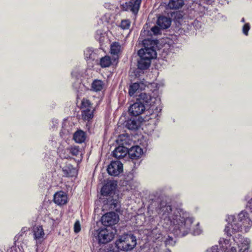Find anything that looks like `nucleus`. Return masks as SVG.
I'll list each match as a JSON object with an SVG mask.
<instances>
[{
    "label": "nucleus",
    "instance_id": "obj_1",
    "mask_svg": "<svg viewBox=\"0 0 252 252\" xmlns=\"http://www.w3.org/2000/svg\"><path fill=\"white\" fill-rule=\"evenodd\" d=\"M246 212L242 211L238 216L237 220L234 216L228 217V225L225 227L224 231L228 235L238 231L247 232L252 225V222L248 216Z\"/></svg>",
    "mask_w": 252,
    "mask_h": 252
},
{
    "label": "nucleus",
    "instance_id": "obj_2",
    "mask_svg": "<svg viewBox=\"0 0 252 252\" xmlns=\"http://www.w3.org/2000/svg\"><path fill=\"white\" fill-rule=\"evenodd\" d=\"M138 54L140 59L137 65L140 69L148 68L151 64V60L157 57V52L153 47H145L138 51Z\"/></svg>",
    "mask_w": 252,
    "mask_h": 252
},
{
    "label": "nucleus",
    "instance_id": "obj_3",
    "mask_svg": "<svg viewBox=\"0 0 252 252\" xmlns=\"http://www.w3.org/2000/svg\"><path fill=\"white\" fill-rule=\"evenodd\" d=\"M175 215L172 216H169V219L171 223L174 225H177L176 227L179 229L181 232H187L188 230L190 229L191 225L192 223V219L189 218L182 217L181 214L178 211L175 213Z\"/></svg>",
    "mask_w": 252,
    "mask_h": 252
},
{
    "label": "nucleus",
    "instance_id": "obj_4",
    "mask_svg": "<svg viewBox=\"0 0 252 252\" xmlns=\"http://www.w3.org/2000/svg\"><path fill=\"white\" fill-rule=\"evenodd\" d=\"M136 244V237L130 234L121 236L116 242L118 249L125 252L132 250Z\"/></svg>",
    "mask_w": 252,
    "mask_h": 252
},
{
    "label": "nucleus",
    "instance_id": "obj_5",
    "mask_svg": "<svg viewBox=\"0 0 252 252\" xmlns=\"http://www.w3.org/2000/svg\"><path fill=\"white\" fill-rule=\"evenodd\" d=\"M94 235L100 244H106L112 240L114 237V233L108 228L97 230Z\"/></svg>",
    "mask_w": 252,
    "mask_h": 252
},
{
    "label": "nucleus",
    "instance_id": "obj_6",
    "mask_svg": "<svg viewBox=\"0 0 252 252\" xmlns=\"http://www.w3.org/2000/svg\"><path fill=\"white\" fill-rule=\"evenodd\" d=\"M81 109L82 118L84 120L89 121L93 117L94 109L89 100L86 99L82 100Z\"/></svg>",
    "mask_w": 252,
    "mask_h": 252
},
{
    "label": "nucleus",
    "instance_id": "obj_7",
    "mask_svg": "<svg viewBox=\"0 0 252 252\" xmlns=\"http://www.w3.org/2000/svg\"><path fill=\"white\" fill-rule=\"evenodd\" d=\"M119 217L118 215L114 212L107 213L101 218L102 224L107 226L116 224L119 221Z\"/></svg>",
    "mask_w": 252,
    "mask_h": 252
},
{
    "label": "nucleus",
    "instance_id": "obj_8",
    "mask_svg": "<svg viewBox=\"0 0 252 252\" xmlns=\"http://www.w3.org/2000/svg\"><path fill=\"white\" fill-rule=\"evenodd\" d=\"M109 174L116 176L123 171V164L118 160L112 161L107 168Z\"/></svg>",
    "mask_w": 252,
    "mask_h": 252
},
{
    "label": "nucleus",
    "instance_id": "obj_9",
    "mask_svg": "<svg viewBox=\"0 0 252 252\" xmlns=\"http://www.w3.org/2000/svg\"><path fill=\"white\" fill-rule=\"evenodd\" d=\"M141 0H130L128 2H126L123 5L124 8L126 10H129L134 14H136L139 9Z\"/></svg>",
    "mask_w": 252,
    "mask_h": 252
},
{
    "label": "nucleus",
    "instance_id": "obj_10",
    "mask_svg": "<svg viewBox=\"0 0 252 252\" xmlns=\"http://www.w3.org/2000/svg\"><path fill=\"white\" fill-rule=\"evenodd\" d=\"M238 236H235L234 240L238 244L240 252H247L249 247V240L243 238L241 235H238Z\"/></svg>",
    "mask_w": 252,
    "mask_h": 252
},
{
    "label": "nucleus",
    "instance_id": "obj_11",
    "mask_svg": "<svg viewBox=\"0 0 252 252\" xmlns=\"http://www.w3.org/2000/svg\"><path fill=\"white\" fill-rule=\"evenodd\" d=\"M116 187V182L112 181L107 182L101 189L102 195L105 196L110 195L114 192Z\"/></svg>",
    "mask_w": 252,
    "mask_h": 252
},
{
    "label": "nucleus",
    "instance_id": "obj_12",
    "mask_svg": "<svg viewBox=\"0 0 252 252\" xmlns=\"http://www.w3.org/2000/svg\"><path fill=\"white\" fill-rule=\"evenodd\" d=\"M144 105L141 102H135L129 108V113L134 116H137L142 114L145 110Z\"/></svg>",
    "mask_w": 252,
    "mask_h": 252
},
{
    "label": "nucleus",
    "instance_id": "obj_13",
    "mask_svg": "<svg viewBox=\"0 0 252 252\" xmlns=\"http://www.w3.org/2000/svg\"><path fill=\"white\" fill-rule=\"evenodd\" d=\"M54 201L58 205H64L67 202V195L62 191L57 192L54 194Z\"/></svg>",
    "mask_w": 252,
    "mask_h": 252
},
{
    "label": "nucleus",
    "instance_id": "obj_14",
    "mask_svg": "<svg viewBox=\"0 0 252 252\" xmlns=\"http://www.w3.org/2000/svg\"><path fill=\"white\" fill-rule=\"evenodd\" d=\"M137 100L142 103H145L148 105H152L155 102L156 98L152 97L149 94L142 93L139 94L137 97Z\"/></svg>",
    "mask_w": 252,
    "mask_h": 252
},
{
    "label": "nucleus",
    "instance_id": "obj_15",
    "mask_svg": "<svg viewBox=\"0 0 252 252\" xmlns=\"http://www.w3.org/2000/svg\"><path fill=\"white\" fill-rule=\"evenodd\" d=\"M143 153L142 149L138 146L131 147L128 151L129 157L132 159L140 158Z\"/></svg>",
    "mask_w": 252,
    "mask_h": 252
},
{
    "label": "nucleus",
    "instance_id": "obj_16",
    "mask_svg": "<svg viewBox=\"0 0 252 252\" xmlns=\"http://www.w3.org/2000/svg\"><path fill=\"white\" fill-rule=\"evenodd\" d=\"M171 20L170 18L165 16H160L158 18L157 24L161 29H165L170 27Z\"/></svg>",
    "mask_w": 252,
    "mask_h": 252
},
{
    "label": "nucleus",
    "instance_id": "obj_17",
    "mask_svg": "<svg viewBox=\"0 0 252 252\" xmlns=\"http://www.w3.org/2000/svg\"><path fill=\"white\" fill-rule=\"evenodd\" d=\"M146 85L143 82L134 83L129 86V94L131 96L139 90H142L145 89Z\"/></svg>",
    "mask_w": 252,
    "mask_h": 252
},
{
    "label": "nucleus",
    "instance_id": "obj_18",
    "mask_svg": "<svg viewBox=\"0 0 252 252\" xmlns=\"http://www.w3.org/2000/svg\"><path fill=\"white\" fill-rule=\"evenodd\" d=\"M127 153V149L123 146L117 147L113 152V155L117 158H121L125 157Z\"/></svg>",
    "mask_w": 252,
    "mask_h": 252
},
{
    "label": "nucleus",
    "instance_id": "obj_19",
    "mask_svg": "<svg viewBox=\"0 0 252 252\" xmlns=\"http://www.w3.org/2000/svg\"><path fill=\"white\" fill-rule=\"evenodd\" d=\"M183 5V0H170L167 7L171 9H177L181 8Z\"/></svg>",
    "mask_w": 252,
    "mask_h": 252
},
{
    "label": "nucleus",
    "instance_id": "obj_20",
    "mask_svg": "<svg viewBox=\"0 0 252 252\" xmlns=\"http://www.w3.org/2000/svg\"><path fill=\"white\" fill-rule=\"evenodd\" d=\"M85 133L82 130H78L75 132L73 135V139L76 142L81 143L85 140Z\"/></svg>",
    "mask_w": 252,
    "mask_h": 252
},
{
    "label": "nucleus",
    "instance_id": "obj_21",
    "mask_svg": "<svg viewBox=\"0 0 252 252\" xmlns=\"http://www.w3.org/2000/svg\"><path fill=\"white\" fill-rule=\"evenodd\" d=\"M34 238L36 239L43 238L44 236L43 229L41 226H35L33 228Z\"/></svg>",
    "mask_w": 252,
    "mask_h": 252
},
{
    "label": "nucleus",
    "instance_id": "obj_22",
    "mask_svg": "<svg viewBox=\"0 0 252 252\" xmlns=\"http://www.w3.org/2000/svg\"><path fill=\"white\" fill-rule=\"evenodd\" d=\"M103 86V82L100 80H95L92 84V89L95 92L101 91Z\"/></svg>",
    "mask_w": 252,
    "mask_h": 252
},
{
    "label": "nucleus",
    "instance_id": "obj_23",
    "mask_svg": "<svg viewBox=\"0 0 252 252\" xmlns=\"http://www.w3.org/2000/svg\"><path fill=\"white\" fill-rule=\"evenodd\" d=\"M111 53L113 55H118L121 51V46L118 42H114L111 45Z\"/></svg>",
    "mask_w": 252,
    "mask_h": 252
},
{
    "label": "nucleus",
    "instance_id": "obj_24",
    "mask_svg": "<svg viewBox=\"0 0 252 252\" xmlns=\"http://www.w3.org/2000/svg\"><path fill=\"white\" fill-rule=\"evenodd\" d=\"M220 247L222 251L226 252L229 248L230 245L228 240L224 239L223 238L220 239Z\"/></svg>",
    "mask_w": 252,
    "mask_h": 252
},
{
    "label": "nucleus",
    "instance_id": "obj_25",
    "mask_svg": "<svg viewBox=\"0 0 252 252\" xmlns=\"http://www.w3.org/2000/svg\"><path fill=\"white\" fill-rule=\"evenodd\" d=\"M111 64V58L109 56H105L101 58L100 61V65L102 67H106L109 66Z\"/></svg>",
    "mask_w": 252,
    "mask_h": 252
},
{
    "label": "nucleus",
    "instance_id": "obj_26",
    "mask_svg": "<svg viewBox=\"0 0 252 252\" xmlns=\"http://www.w3.org/2000/svg\"><path fill=\"white\" fill-rule=\"evenodd\" d=\"M127 127L129 129H135L138 127V125L134 120H129L127 122Z\"/></svg>",
    "mask_w": 252,
    "mask_h": 252
},
{
    "label": "nucleus",
    "instance_id": "obj_27",
    "mask_svg": "<svg viewBox=\"0 0 252 252\" xmlns=\"http://www.w3.org/2000/svg\"><path fill=\"white\" fill-rule=\"evenodd\" d=\"M130 26V21L128 20H123L121 21L120 27L123 30L129 29Z\"/></svg>",
    "mask_w": 252,
    "mask_h": 252
},
{
    "label": "nucleus",
    "instance_id": "obj_28",
    "mask_svg": "<svg viewBox=\"0 0 252 252\" xmlns=\"http://www.w3.org/2000/svg\"><path fill=\"white\" fill-rule=\"evenodd\" d=\"M69 152L72 155L76 156L79 153V148L76 146L71 147L69 149Z\"/></svg>",
    "mask_w": 252,
    "mask_h": 252
},
{
    "label": "nucleus",
    "instance_id": "obj_29",
    "mask_svg": "<svg viewBox=\"0 0 252 252\" xmlns=\"http://www.w3.org/2000/svg\"><path fill=\"white\" fill-rule=\"evenodd\" d=\"M93 52L91 49H87L85 52V57L87 59H93Z\"/></svg>",
    "mask_w": 252,
    "mask_h": 252
},
{
    "label": "nucleus",
    "instance_id": "obj_30",
    "mask_svg": "<svg viewBox=\"0 0 252 252\" xmlns=\"http://www.w3.org/2000/svg\"><path fill=\"white\" fill-rule=\"evenodd\" d=\"M165 243L166 246H173L175 244V242L173 240L172 237L168 236Z\"/></svg>",
    "mask_w": 252,
    "mask_h": 252
},
{
    "label": "nucleus",
    "instance_id": "obj_31",
    "mask_svg": "<svg viewBox=\"0 0 252 252\" xmlns=\"http://www.w3.org/2000/svg\"><path fill=\"white\" fill-rule=\"evenodd\" d=\"M81 230L80 224L79 221H76L74 225V230L75 233L79 232Z\"/></svg>",
    "mask_w": 252,
    "mask_h": 252
},
{
    "label": "nucleus",
    "instance_id": "obj_32",
    "mask_svg": "<svg viewBox=\"0 0 252 252\" xmlns=\"http://www.w3.org/2000/svg\"><path fill=\"white\" fill-rule=\"evenodd\" d=\"M250 29V25L248 23L245 24L243 28V33L247 35L248 34V32Z\"/></svg>",
    "mask_w": 252,
    "mask_h": 252
},
{
    "label": "nucleus",
    "instance_id": "obj_33",
    "mask_svg": "<svg viewBox=\"0 0 252 252\" xmlns=\"http://www.w3.org/2000/svg\"><path fill=\"white\" fill-rule=\"evenodd\" d=\"M163 205L162 203H161V208H163V211L164 212H167V213H169L172 211L171 206L169 205H165L164 207L163 208Z\"/></svg>",
    "mask_w": 252,
    "mask_h": 252
},
{
    "label": "nucleus",
    "instance_id": "obj_34",
    "mask_svg": "<svg viewBox=\"0 0 252 252\" xmlns=\"http://www.w3.org/2000/svg\"><path fill=\"white\" fill-rule=\"evenodd\" d=\"M151 31L154 33V34H158L160 32V29L158 27L154 26L152 28Z\"/></svg>",
    "mask_w": 252,
    "mask_h": 252
},
{
    "label": "nucleus",
    "instance_id": "obj_35",
    "mask_svg": "<svg viewBox=\"0 0 252 252\" xmlns=\"http://www.w3.org/2000/svg\"><path fill=\"white\" fill-rule=\"evenodd\" d=\"M218 247L215 246L212 247L211 249L207 250L208 252H218Z\"/></svg>",
    "mask_w": 252,
    "mask_h": 252
},
{
    "label": "nucleus",
    "instance_id": "obj_36",
    "mask_svg": "<svg viewBox=\"0 0 252 252\" xmlns=\"http://www.w3.org/2000/svg\"><path fill=\"white\" fill-rule=\"evenodd\" d=\"M247 206L252 212V198L248 201Z\"/></svg>",
    "mask_w": 252,
    "mask_h": 252
},
{
    "label": "nucleus",
    "instance_id": "obj_37",
    "mask_svg": "<svg viewBox=\"0 0 252 252\" xmlns=\"http://www.w3.org/2000/svg\"><path fill=\"white\" fill-rule=\"evenodd\" d=\"M237 250L235 247H231V248H229L226 252H236Z\"/></svg>",
    "mask_w": 252,
    "mask_h": 252
},
{
    "label": "nucleus",
    "instance_id": "obj_38",
    "mask_svg": "<svg viewBox=\"0 0 252 252\" xmlns=\"http://www.w3.org/2000/svg\"><path fill=\"white\" fill-rule=\"evenodd\" d=\"M241 21H242V22L244 23V22H245V19H244V18H243L242 19V20H241Z\"/></svg>",
    "mask_w": 252,
    "mask_h": 252
},
{
    "label": "nucleus",
    "instance_id": "obj_39",
    "mask_svg": "<svg viewBox=\"0 0 252 252\" xmlns=\"http://www.w3.org/2000/svg\"><path fill=\"white\" fill-rule=\"evenodd\" d=\"M107 252H117V251H111H111H108Z\"/></svg>",
    "mask_w": 252,
    "mask_h": 252
},
{
    "label": "nucleus",
    "instance_id": "obj_40",
    "mask_svg": "<svg viewBox=\"0 0 252 252\" xmlns=\"http://www.w3.org/2000/svg\"><path fill=\"white\" fill-rule=\"evenodd\" d=\"M67 175H68V176L71 175H70V174H69V173H67Z\"/></svg>",
    "mask_w": 252,
    "mask_h": 252
}]
</instances>
